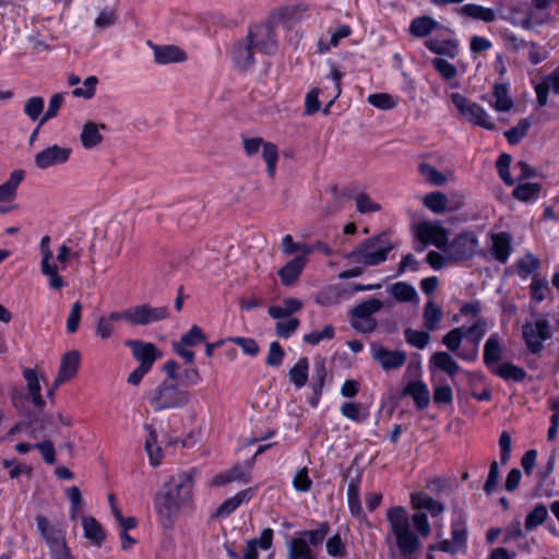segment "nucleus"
Segmentation results:
<instances>
[{"label": "nucleus", "instance_id": "10", "mask_svg": "<svg viewBox=\"0 0 559 559\" xmlns=\"http://www.w3.org/2000/svg\"><path fill=\"white\" fill-rule=\"evenodd\" d=\"M39 247L41 253L40 271L43 275L48 278L50 288L55 290L63 288L67 284L59 274L57 264L52 262L53 253L50 249V237L44 236Z\"/></svg>", "mask_w": 559, "mask_h": 559}, {"label": "nucleus", "instance_id": "60", "mask_svg": "<svg viewBox=\"0 0 559 559\" xmlns=\"http://www.w3.org/2000/svg\"><path fill=\"white\" fill-rule=\"evenodd\" d=\"M368 103L379 109L389 110L396 106L393 97L386 93L370 94L367 98Z\"/></svg>", "mask_w": 559, "mask_h": 559}, {"label": "nucleus", "instance_id": "46", "mask_svg": "<svg viewBox=\"0 0 559 559\" xmlns=\"http://www.w3.org/2000/svg\"><path fill=\"white\" fill-rule=\"evenodd\" d=\"M493 96L496 102L493 108L497 111H508L513 107V100L508 95V85L504 83H497L493 86Z\"/></svg>", "mask_w": 559, "mask_h": 559}, {"label": "nucleus", "instance_id": "43", "mask_svg": "<svg viewBox=\"0 0 559 559\" xmlns=\"http://www.w3.org/2000/svg\"><path fill=\"white\" fill-rule=\"evenodd\" d=\"M442 310L433 301H428L424 309V326L428 331H435L442 319Z\"/></svg>", "mask_w": 559, "mask_h": 559}, {"label": "nucleus", "instance_id": "12", "mask_svg": "<svg viewBox=\"0 0 559 559\" xmlns=\"http://www.w3.org/2000/svg\"><path fill=\"white\" fill-rule=\"evenodd\" d=\"M36 524L52 554V558L63 548H68L63 530L51 524L45 515L38 514L36 516Z\"/></svg>", "mask_w": 559, "mask_h": 559}, {"label": "nucleus", "instance_id": "29", "mask_svg": "<svg viewBox=\"0 0 559 559\" xmlns=\"http://www.w3.org/2000/svg\"><path fill=\"white\" fill-rule=\"evenodd\" d=\"M441 27L442 25L435 21L431 16L423 15L413 19L409 25V33L415 37L423 38Z\"/></svg>", "mask_w": 559, "mask_h": 559}, {"label": "nucleus", "instance_id": "13", "mask_svg": "<svg viewBox=\"0 0 559 559\" xmlns=\"http://www.w3.org/2000/svg\"><path fill=\"white\" fill-rule=\"evenodd\" d=\"M417 237L424 246L432 243L443 251L449 245L448 230L438 224H431L428 222L419 223L417 225Z\"/></svg>", "mask_w": 559, "mask_h": 559}, {"label": "nucleus", "instance_id": "39", "mask_svg": "<svg viewBox=\"0 0 559 559\" xmlns=\"http://www.w3.org/2000/svg\"><path fill=\"white\" fill-rule=\"evenodd\" d=\"M124 314V310L122 311H112L108 314V317H100L96 324V335L103 340H107L112 335L114 332V322L123 320L120 316Z\"/></svg>", "mask_w": 559, "mask_h": 559}, {"label": "nucleus", "instance_id": "61", "mask_svg": "<svg viewBox=\"0 0 559 559\" xmlns=\"http://www.w3.org/2000/svg\"><path fill=\"white\" fill-rule=\"evenodd\" d=\"M352 34V29L348 25L343 24L338 26L331 35L330 44L325 45L322 41L319 43V51L325 52L330 46L336 47L341 39L348 37Z\"/></svg>", "mask_w": 559, "mask_h": 559}, {"label": "nucleus", "instance_id": "7", "mask_svg": "<svg viewBox=\"0 0 559 559\" xmlns=\"http://www.w3.org/2000/svg\"><path fill=\"white\" fill-rule=\"evenodd\" d=\"M169 317V308L152 307L150 304L131 307L124 310V314L120 316L124 321L132 325H148Z\"/></svg>", "mask_w": 559, "mask_h": 559}, {"label": "nucleus", "instance_id": "44", "mask_svg": "<svg viewBox=\"0 0 559 559\" xmlns=\"http://www.w3.org/2000/svg\"><path fill=\"white\" fill-rule=\"evenodd\" d=\"M390 293L400 302H409L417 299L416 289L405 282L392 284Z\"/></svg>", "mask_w": 559, "mask_h": 559}, {"label": "nucleus", "instance_id": "58", "mask_svg": "<svg viewBox=\"0 0 559 559\" xmlns=\"http://www.w3.org/2000/svg\"><path fill=\"white\" fill-rule=\"evenodd\" d=\"M330 533V525L328 522H322L319 524L317 530L304 531L301 535L309 537L308 545L318 546L323 543L328 534Z\"/></svg>", "mask_w": 559, "mask_h": 559}, {"label": "nucleus", "instance_id": "36", "mask_svg": "<svg viewBox=\"0 0 559 559\" xmlns=\"http://www.w3.org/2000/svg\"><path fill=\"white\" fill-rule=\"evenodd\" d=\"M492 373L503 380H512L515 382H522L527 377V372L524 368L512 362H504L498 366L497 368L492 369Z\"/></svg>", "mask_w": 559, "mask_h": 559}, {"label": "nucleus", "instance_id": "21", "mask_svg": "<svg viewBox=\"0 0 559 559\" xmlns=\"http://www.w3.org/2000/svg\"><path fill=\"white\" fill-rule=\"evenodd\" d=\"M373 358L384 370H391L402 367L406 361L407 355L404 350H389L384 347H379L373 350Z\"/></svg>", "mask_w": 559, "mask_h": 559}, {"label": "nucleus", "instance_id": "63", "mask_svg": "<svg viewBox=\"0 0 559 559\" xmlns=\"http://www.w3.org/2000/svg\"><path fill=\"white\" fill-rule=\"evenodd\" d=\"M300 324L299 319L289 318L285 321H278L275 324L276 335L278 337L288 338L298 329Z\"/></svg>", "mask_w": 559, "mask_h": 559}, {"label": "nucleus", "instance_id": "55", "mask_svg": "<svg viewBox=\"0 0 559 559\" xmlns=\"http://www.w3.org/2000/svg\"><path fill=\"white\" fill-rule=\"evenodd\" d=\"M419 173L432 185L443 186L447 181L445 176L433 166L427 163H420L418 166Z\"/></svg>", "mask_w": 559, "mask_h": 559}, {"label": "nucleus", "instance_id": "57", "mask_svg": "<svg viewBox=\"0 0 559 559\" xmlns=\"http://www.w3.org/2000/svg\"><path fill=\"white\" fill-rule=\"evenodd\" d=\"M551 73L544 76L543 81L535 86L537 96V103L540 107H544L548 103V93L551 90L554 92V83Z\"/></svg>", "mask_w": 559, "mask_h": 559}, {"label": "nucleus", "instance_id": "47", "mask_svg": "<svg viewBox=\"0 0 559 559\" xmlns=\"http://www.w3.org/2000/svg\"><path fill=\"white\" fill-rule=\"evenodd\" d=\"M531 126L528 118H522L515 127L504 131V136L511 145H516L526 136Z\"/></svg>", "mask_w": 559, "mask_h": 559}, {"label": "nucleus", "instance_id": "41", "mask_svg": "<svg viewBox=\"0 0 559 559\" xmlns=\"http://www.w3.org/2000/svg\"><path fill=\"white\" fill-rule=\"evenodd\" d=\"M451 536L452 540L456 544V546L461 550L466 549L467 545V528H466V520L463 515H460L457 519L453 520L451 524Z\"/></svg>", "mask_w": 559, "mask_h": 559}, {"label": "nucleus", "instance_id": "30", "mask_svg": "<svg viewBox=\"0 0 559 559\" xmlns=\"http://www.w3.org/2000/svg\"><path fill=\"white\" fill-rule=\"evenodd\" d=\"M25 177V171L17 169L11 173L10 178L0 185V202H12L16 198V191Z\"/></svg>", "mask_w": 559, "mask_h": 559}, {"label": "nucleus", "instance_id": "11", "mask_svg": "<svg viewBox=\"0 0 559 559\" xmlns=\"http://www.w3.org/2000/svg\"><path fill=\"white\" fill-rule=\"evenodd\" d=\"M249 39L253 47L264 55H274L277 50V40L274 26L260 24L252 26L249 32Z\"/></svg>", "mask_w": 559, "mask_h": 559}, {"label": "nucleus", "instance_id": "35", "mask_svg": "<svg viewBox=\"0 0 559 559\" xmlns=\"http://www.w3.org/2000/svg\"><path fill=\"white\" fill-rule=\"evenodd\" d=\"M23 377L26 380L27 390L33 404L38 408H43L45 406V401L40 394V384L36 371L32 368H25L23 370Z\"/></svg>", "mask_w": 559, "mask_h": 559}, {"label": "nucleus", "instance_id": "3", "mask_svg": "<svg viewBox=\"0 0 559 559\" xmlns=\"http://www.w3.org/2000/svg\"><path fill=\"white\" fill-rule=\"evenodd\" d=\"M190 399L189 391L180 389L176 382L169 380H164L148 394V401L155 412L182 408L190 403Z\"/></svg>", "mask_w": 559, "mask_h": 559}, {"label": "nucleus", "instance_id": "28", "mask_svg": "<svg viewBox=\"0 0 559 559\" xmlns=\"http://www.w3.org/2000/svg\"><path fill=\"white\" fill-rule=\"evenodd\" d=\"M82 525L85 538L93 545L100 547L106 539V534L100 523L93 516H83Z\"/></svg>", "mask_w": 559, "mask_h": 559}, {"label": "nucleus", "instance_id": "62", "mask_svg": "<svg viewBox=\"0 0 559 559\" xmlns=\"http://www.w3.org/2000/svg\"><path fill=\"white\" fill-rule=\"evenodd\" d=\"M117 22V9L116 7H106L95 20V25L98 28H107Z\"/></svg>", "mask_w": 559, "mask_h": 559}, {"label": "nucleus", "instance_id": "25", "mask_svg": "<svg viewBox=\"0 0 559 559\" xmlns=\"http://www.w3.org/2000/svg\"><path fill=\"white\" fill-rule=\"evenodd\" d=\"M309 12V7L305 3L285 7L276 13L277 20L286 27H292L294 24L300 22Z\"/></svg>", "mask_w": 559, "mask_h": 559}, {"label": "nucleus", "instance_id": "17", "mask_svg": "<svg viewBox=\"0 0 559 559\" xmlns=\"http://www.w3.org/2000/svg\"><path fill=\"white\" fill-rule=\"evenodd\" d=\"M401 395L412 397L418 411H424L430 404L429 389L427 384L420 380L409 381L402 390Z\"/></svg>", "mask_w": 559, "mask_h": 559}, {"label": "nucleus", "instance_id": "42", "mask_svg": "<svg viewBox=\"0 0 559 559\" xmlns=\"http://www.w3.org/2000/svg\"><path fill=\"white\" fill-rule=\"evenodd\" d=\"M145 429L148 431V437L145 440V450L150 456L153 466H157L162 460V449L156 445L157 433L151 425H145Z\"/></svg>", "mask_w": 559, "mask_h": 559}, {"label": "nucleus", "instance_id": "51", "mask_svg": "<svg viewBox=\"0 0 559 559\" xmlns=\"http://www.w3.org/2000/svg\"><path fill=\"white\" fill-rule=\"evenodd\" d=\"M548 516L546 506L538 503L532 512H530L525 519V530L527 532L533 531L537 526L542 525Z\"/></svg>", "mask_w": 559, "mask_h": 559}, {"label": "nucleus", "instance_id": "2", "mask_svg": "<svg viewBox=\"0 0 559 559\" xmlns=\"http://www.w3.org/2000/svg\"><path fill=\"white\" fill-rule=\"evenodd\" d=\"M394 248L395 245L384 231L365 239L354 250L345 254V258L362 266H374L385 262Z\"/></svg>", "mask_w": 559, "mask_h": 559}, {"label": "nucleus", "instance_id": "9", "mask_svg": "<svg viewBox=\"0 0 559 559\" xmlns=\"http://www.w3.org/2000/svg\"><path fill=\"white\" fill-rule=\"evenodd\" d=\"M478 240L473 231H464L456 235L448 247L444 254L451 261H466L472 259L477 250Z\"/></svg>", "mask_w": 559, "mask_h": 559}, {"label": "nucleus", "instance_id": "45", "mask_svg": "<svg viewBox=\"0 0 559 559\" xmlns=\"http://www.w3.org/2000/svg\"><path fill=\"white\" fill-rule=\"evenodd\" d=\"M533 12L528 9L524 10L521 7H513L510 9V21L515 26H521L524 29H533Z\"/></svg>", "mask_w": 559, "mask_h": 559}, {"label": "nucleus", "instance_id": "64", "mask_svg": "<svg viewBox=\"0 0 559 559\" xmlns=\"http://www.w3.org/2000/svg\"><path fill=\"white\" fill-rule=\"evenodd\" d=\"M335 335L334 328L332 325H325L322 331H313L304 336V341L310 345H317L322 340H332Z\"/></svg>", "mask_w": 559, "mask_h": 559}, {"label": "nucleus", "instance_id": "32", "mask_svg": "<svg viewBox=\"0 0 559 559\" xmlns=\"http://www.w3.org/2000/svg\"><path fill=\"white\" fill-rule=\"evenodd\" d=\"M252 497V489L248 488L237 492L234 497L226 499L215 512V516L223 518L233 513L245 501H249Z\"/></svg>", "mask_w": 559, "mask_h": 559}, {"label": "nucleus", "instance_id": "1", "mask_svg": "<svg viewBox=\"0 0 559 559\" xmlns=\"http://www.w3.org/2000/svg\"><path fill=\"white\" fill-rule=\"evenodd\" d=\"M195 469L181 472L169 477L154 497V508L165 528H170L180 509L192 499Z\"/></svg>", "mask_w": 559, "mask_h": 559}, {"label": "nucleus", "instance_id": "59", "mask_svg": "<svg viewBox=\"0 0 559 559\" xmlns=\"http://www.w3.org/2000/svg\"><path fill=\"white\" fill-rule=\"evenodd\" d=\"M431 63L444 80L450 81L457 75L456 67L443 58H435Z\"/></svg>", "mask_w": 559, "mask_h": 559}, {"label": "nucleus", "instance_id": "50", "mask_svg": "<svg viewBox=\"0 0 559 559\" xmlns=\"http://www.w3.org/2000/svg\"><path fill=\"white\" fill-rule=\"evenodd\" d=\"M423 203L431 212L440 214L443 213L447 209L448 198L444 193L436 191L426 194Z\"/></svg>", "mask_w": 559, "mask_h": 559}, {"label": "nucleus", "instance_id": "38", "mask_svg": "<svg viewBox=\"0 0 559 559\" xmlns=\"http://www.w3.org/2000/svg\"><path fill=\"white\" fill-rule=\"evenodd\" d=\"M395 536L396 545L402 555L405 557V559L411 558L409 556L413 555L419 547L418 537L412 533L411 530L405 531V533H399Z\"/></svg>", "mask_w": 559, "mask_h": 559}, {"label": "nucleus", "instance_id": "16", "mask_svg": "<svg viewBox=\"0 0 559 559\" xmlns=\"http://www.w3.org/2000/svg\"><path fill=\"white\" fill-rule=\"evenodd\" d=\"M254 50L249 35L235 43L231 50V59L235 67L241 71L250 69L254 64Z\"/></svg>", "mask_w": 559, "mask_h": 559}, {"label": "nucleus", "instance_id": "4", "mask_svg": "<svg viewBox=\"0 0 559 559\" xmlns=\"http://www.w3.org/2000/svg\"><path fill=\"white\" fill-rule=\"evenodd\" d=\"M383 302L377 298H369L350 310V325L354 330L360 333H371L377 328V321L372 316L380 311Z\"/></svg>", "mask_w": 559, "mask_h": 559}, {"label": "nucleus", "instance_id": "8", "mask_svg": "<svg viewBox=\"0 0 559 559\" xmlns=\"http://www.w3.org/2000/svg\"><path fill=\"white\" fill-rule=\"evenodd\" d=\"M523 340L527 350L537 355L544 349V342L552 336L551 328L547 319H539L535 322H526L523 328Z\"/></svg>", "mask_w": 559, "mask_h": 559}, {"label": "nucleus", "instance_id": "20", "mask_svg": "<svg viewBox=\"0 0 559 559\" xmlns=\"http://www.w3.org/2000/svg\"><path fill=\"white\" fill-rule=\"evenodd\" d=\"M326 376H328V370L325 367V360L323 358L316 359L312 381L310 383V388L312 390V395L308 400L309 404L312 407H317L319 404Z\"/></svg>", "mask_w": 559, "mask_h": 559}, {"label": "nucleus", "instance_id": "34", "mask_svg": "<svg viewBox=\"0 0 559 559\" xmlns=\"http://www.w3.org/2000/svg\"><path fill=\"white\" fill-rule=\"evenodd\" d=\"M542 189V185L537 182H519L512 191V197L521 202H533L539 199Z\"/></svg>", "mask_w": 559, "mask_h": 559}, {"label": "nucleus", "instance_id": "6", "mask_svg": "<svg viewBox=\"0 0 559 559\" xmlns=\"http://www.w3.org/2000/svg\"><path fill=\"white\" fill-rule=\"evenodd\" d=\"M451 99L460 114L473 124L483 127L487 130L496 129L495 122L490 120L486 110L477 103L469 102L460 93H453L451 95Z\"/></svg>", "mask_w": 559, "mask_h": 559}, {"label": "nucleus", "instance_id": "19", "mask_svg": "<svg viewBox=\"0 0 559 559\" xmlns=\"http://www.w3.org/2000/svg\"><path fill=\"white\" fill-rule=\"evenodd\" d=\"M80 353L75 349L67 352L61 357L59 372L56 377V385H61L76 374L80 366Z\"/></svg>", "mask_w": 559, "mask_h": 559}, {"label": "nucleus", "instance_id": "23", "mask_svg": "<svg viewBox=\"0 0 559 559\" xmlns=\"http://www.w3.org/2000/svg\"><path fill=\"white\" fill-rule=\"evenodd\" d=\"M503 347L497 333L491 334L484 346V364L492 372L497 364L502 359Z\"/></svg>", "mask_w": 559, "mask_h": 559}, {"label": "nucleus", "instance_id": "53", "mask_svg": "<svg viewBox=\"0 0 559 559\" xmlns=\"http://www.w3.org/2000/svg\"><path fill=\"white\" fill-rule=\"evenodd\" d=\"M404 336L409 345L418 349H424L430 340V335L428 332L414 330L412 328L405 329Z\"/></svg>", "mask_w": 559, "mask_h": 559}, {"label": "nucleus", "instance_id": "24", "mask_svg": "<svg viewBox=\"0 0 559 559\" xmlns=\"http://www.w3.org/2000/svg\"><path fill=\"white\" fill-rule=\"evenodd\" d=\"M106 128L107 127L104 123L97 124L94 121L85 122L80 135L82 146L85 150H91L99 145L104 141V136L99 132V129L105 130Z\"/></svg>", "mask_w": 559, "mask_h": 559}, {"label": "nucleus", "instance_id": "15", "mask_svg": "<svg viewBox=\"0 0 559 559\" xmlns=\"http://www.w3.org/2000/svg\"><path fill=\"white\" fill-rule=\"evenodd\" d=\"M72 150L70 147L51 145L35 155V165L39 169H47L49 167L64 164L69 160Z\"/></svg>", "mask_w": 559, "mask_h": 559}, {"label": "nucleus", "instance_id": "22", "mask_svg": "<svg viewBox=\"0 0 559 559\" xmlns=\"http://www.w3.org/2000/svg\"><path fill=\"white\" fill-rule=\"evenodd\" d=\"M307 263V258L295 257L277 271V275L284 286H293L299 278Z\"/></svg>", "mask_w": 559, "mask_h": 559}, {"label": "nucleus", "instance_id": "49", "mask_svg": "<svg viewBox=\"0 0 559 559\" xmlns=\"http://www.w3.org/2000/svg\"><path fill=\"white\" fill-rule=\"evenodd\" d=\"M487 325V319L479 317L473 325L468 328L464 326L465 337H467L474 345L478 346L486 334Z\"/></svg>", "mask_w": 559, "mask_h": 559}, {"label": "nucleus", "instance_id": "48", "mask_svg": "<svg viewBox=\"0 0 559 559\" xmlns=\"http://www.w3.org/2000/svg\"><path fill=\"white\" fill-rule=\"evenodd\" d=\"M25 420L28 431L34 436L36 432H43L47 429L50 416L45 413H28Z\"/></svg>", "mask_w": 559, "mask_h": 559}, {"label": "nucleus", "instance_id": "5", "mask_svg": "<svg viewBox=\"0 0 559 559\" xmlns=\"http://www.w3.org/2000/svg\"><path fill=\"white\" fill-rule=\"evenodd\" d=\"M512 163V156L508 153H501L496 162V168L501 180L509 187L514 186L515 182H522L526 179H533L539 176L536 168L532 167L525 160H519L514 168L520 173L516 178H513L510 174V165Z\"/></svg>", "mask_w": 559, "mask_h": 559}, {"label": "nucleus", "instance_id": "56", "mask_svg": "<svg viewBox=\"0 0 559 559\" xmlns=\"http://www.w3.org/2000/svg\"><path fill=\"white\" fill-rule=\"evenodd\" d=\"M44 98L41 96H34L26 100L24 105L25 115L33 121L37 120L44 110Z\"/></svg>", "mask_w": 559, "mask_h": 559}, {"label": "nucleus", "instance_id": "18", "mask_svg": "<svg viewBox=\"0 0 559 559\" xmlns=\"http://www.w3.org/2000/svg\"><path fill=\"white\" fill-rule=\"evenodd\" d=\"M153 52L157 64L179 63L188 59L186 51L175 45H154Z\"/></svg>", "mask_w": 559, "mask_h": 559}, {"label": "nucleus", "instance_id": "26", "mask_svg": "<svg viewBox=\"0 0 559 559\" xmlns=\"http://www.w3.org/2000/svg\"><path fill=\"white\" fill-rule=\"evenodd\" d=\"M425 47L436 55L445 56L450 59H454L459 55V41L456 39L430 38L425 41Z\"/></svg>", "mask_w": 559, "mask_h": 559}, {"label": "nucleus", "instance_id": "37", "mask_svg": "<svg viewBox=\"0 0 559 559\" xmlns=\"http://www.w3.org/2000/svg\"><path fill=\"white\" fill-rule=\"evenodd\" d=\"M308 371H309V360L307 357H301L290 369L288 372V377L290 382L297 388L300 389L306 385L308 381Z\"/></svg>", "mask_w": 559, "mask_h": 559}, {"label": "nucleus", "instance_id": "33", "mask_svg": "<svg viewBox=\"0 0 559 559\" xmlns=\"http://www.w3.org/2000/svg\"><path fill=\"white\" fill-rule=\"evenodd\" d=\"M491 253L500 263H506L511 253V238L507 233H499L492 236Z\"/></svg>", "mask_w": 559, "mask_h": 559}, {"label": "nucleus", "instance_id": "40", "mask_svg": "<svg viewBox=\"0 0 559 559\" xmlns=\"http://www.w3.org/2000/svg\"><path fill=\"white\" fill-rule=\"evenodd\" d=\"M288 557L289 559H317L304 538H293L288 543Z\"/></svg>", "mask_w": 559, "mask_h": 559}, {"label": "nucleus", "instance_id": "31", "mask_svg": "<svg viewBox=\"0 0 559 559\" xmlns=\"http://www.w3.org/2000/svg\"><path fill=\"white\" fill-rule=\"evenodd\" d=\"M386 520L394 535L405 533V531L409 530V520L403 507L390 508L386 512Z\"/></svg>", "mask_w": 559, "mask_h": 559}, {"label": "nucleus", "instance_id": "27", "mask_svg": "<svg viewBox=\"0 0 559 559\" xmlns=\"http://www.w3.org/2000/svg\"><path fill=\"white\" fill-rule=\"evenodd\" d=\"M456 12L462 16L479 20L485 23H492L497 19L496 12L491 8H485L475 3L464 4Z\"/></svg>", "mask_w": 559, "mask_h": 559}, {"label": "nucleus", "instance_id": "52", "mask_svg": "<svg viewBox=\"0 0 559 559\" xmlns=\"http://www.w3.org/2000/svg\"><path fill=\"white\" fill-rule=\"evenodd\" d=\"M263 159L266 163V170L271 178L275 176L276 164L278 159V148L274 143L265 142L263 145Z\"/></svg>", "mask_w": 559, "mask_h": 559}, {"label": "nucleus", "instance_id": "14", "mask_svg": "<svg viewBox=\"0 0 559 559\" xmlns=\"http://www.w3.org/2000/svg\"><path fill=\"white\" fill-rule=\"evenodd\" d=\"M126 346L131 348L133 357L140 361L143 368L152 369L155 360H157L162 353L155 344L146 343L140 340H128Z\"/></svg>", "mask_w": 559, "mask_h": 559}, {"label": "nucleus", "instance_id": "54", "mask_svg": "<svg viewBox=\"0 0 559 559\" xmlns=\"http://www.w3.org/2000/svg\"><path fill=\"white\" fill-rule=\"evenodd\" d=\"M464 337V326L454 328L442 337V344L456 354Z\"/></svg>", "mask_w": 559, "mask_h": 559}]
</instances>
